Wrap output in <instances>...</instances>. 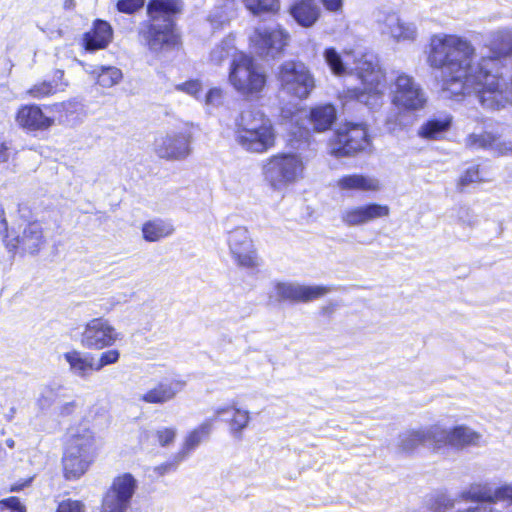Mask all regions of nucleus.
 I'll return each mask as SVG.
<instances>
[{
  "mask_svg": "<svg viewBox=\"0 0 512 512\" xmlns=\"http://www.w3.org/2000/svg\"><path fill=\"white\" fill-rule=\"evenodd\" d=\"M323 57L334 75L356 73L361 79L363 89H347L344 92L346 101L356 100L370 109L381 106L385 92L384 74L375 55L361 50L345 51L340 54L335 48L330 47L324 50Z\"/></svg>",
  "mask_w": 512,
  "mask_h": 512,
  "instance_id": "nucleus-1",
  "label": "nucleus"
},
{
  "mask_svg": "<svg viewBox=\"0 0 512 512\" xmlns=\"http://www.w3.org/2000/svg\"><path fill=\"white\" fill-rule=\"evenodd\" d=\"M181 0H149L148 20L140 24L138 35L140 42L151 52L159 53L176 44L173 17L181 13Z\"/></svg>",
  "mask_w": 512,
  "mask_h": 512,
  "instance_id": "nucleus-2",
  "label": "nucleus"
},
{
  "mask_svg": "<svg viewBox=\"0 0 512 512\" xmlns=\"http://www.w3.org/2000/svg\"><path fill=\"white\" fill-rule=\"evenodd\" d=\"M234 139L242 150L264 154L275 147L276 130L264 112L257 108H248L235 121Z\"/></svg>",
  "mask_w": 512,
  "mask_h": 512,
  "instance_id": "nucleus-3",
  "label": "nucleus"
},
{
  "mask_svg": "<svg viewBox=\"0 0 512 512\" xmlns=\"http://www.w3.org/2000/svg\"><path fill=\"white\" fill-rule=\"evenodd\" d=\"M97 451V439L90 427L80 424L69 428L62 456L65 479H80L95 461Z\"/></svg>",
  "mask_w": 512,
  "mask_h": 512,
  "instance_id": "nucleus-4",
  "label": "nucleus"
},
{
  "mask_svg": "<svg viewBox=\"0 0 512 512\" xmlns=\"http://www.w3.org/2000/svg\"><path fill=\"white\" fill-rule=\"evenodd\" d=\"M305 163L300 154L278 153L262 163L265 182L275 191L286 189L304 177Z\"/></svg>",
  "mask_w": 512,
  "mask_h": 512,
  "instance_id": "nucleus-5",
  "label": "nucleus"
},
{
  "mask_svg": "<svg viewBox=\"0 0 512 512\" xmlns=\"http://www.w3.org/2000/svg\"><path fill=\"white\" fill-rule=\"evenodd\" d=\"M228 81L239 94L258 96L266 86L267 74L252 56L244 53L231 62Z\"/></svg>",
  "mask_w": 512,
  "mask_h": 512,
  "instance_id": "nucleus-6",
  "label": "nucleus"
},
{
  "mask_svg": "<svg viewBox=\"0 0 512 512\" xmlns=\"http://www.w3.org/2000/svg\"><path fill=\"white\" fill-rule=\"evenodd\" d=\"M464 496L470 501L484 503L459 512H512V482L495 487L487 483L473 484Z\"/></svg>",
  "mask_w": 512,
  "mask_h": 512,
  "instance_id": "nucleus-7",
  "label": "nucleus"
},
{
  "mask_svg": "<svg viewBox=\"0 0 512 512\" xmlns=\"http://www.w3.org/2000/svg\"><path fill=\"white\" fill-rule=\"evenodd\" d=\"M280 90L298 99H306L315 88V78L306 64L288 60L277 69Z\"/></svg>",
  "mask_w": 512,
  "mask_h": 512,
  "instance_id": "nucleus-8",
  "label": "nucleus"
},
{
  "mask_svg": "<svg viewBox=\"0 0 512 512\" xmlns=\"http://www.w3.org/2000/svg\"><path fill=\"white\" fill-rule=\"evenodd\" d=\"M391 102L395 108L417 112L426 107L428 96L411 75L400 72L391 84Z\"/></svg>",
  "mask_w": 512,
  "mask_h": 512,
  "instance_id": "nucleus-9",
  "label": "nucleus"
},
{
  "mask_svg": "<svg viewBox=\"0 0 512 512\" xmlns=\"http://www.w3.org/2000/svg\"><path fill=\"white\" fill-rule=\"evenodd\" d=\"M138 481L130 473L116 476L102 497L100 512H128Z\"/></svg>",
  "mask_w": 512,
  "mask_h": 512,
  "instance_id": "nucleus-10",
  "label": "nucleus"
},
{
  "mask_svg": "<svg viewBox=\"0 0 512 512\" xmlns=\"http://www.w3.org/2000/svg\"><path fill=\"white\" fill-rule=\"evenodd\" d=\"M289 35L278 25L260 24L249 36L251 50L262 58L279 56L287 45Z\"/></svg>",
  "mask_w": 512,
  "mask_h": 512,
  "instance_id": "nucleus-11",
  "label": "nucleus"
},
{
  "mask_svg": "<svg viewBox=\"0 0 512 512\" xmlns=\"http://www.w3.org/2000/svg\"><path fill=\"white\" fill-rule=\"evenodd\" d=\"M370 144L364 124L347 122L336 131L331 142V153L336 157L348 156L368 149Z\"/></svg>",
  "mask_w": 512,
  "mask_h": 512,
  "instance_id": "nucleus-12",
  "label": "nucleus"
},
{
  "mask_svg": "<svg viewBox=\"0 0 512 512\" xmlns=\"http://www.w3.org/2000/svg\"><path fill=\"white\" fill-rule=\"evenodd\" d=\"M121 333L104 318H93L86 322L80 335V344L88 350H103L121 340Z\"/></svg>",
  "mask_w": 512,
  "mask_h": 512,
  "instance_id": "nucleus-13",
  "label": "nucleus"
},
{
  "mask_svg": "<svg viewBox=\"0 0 512 512\" xmlns=\"http://www.w3.org/2000/svg\"><path fill=\"white\" fill-rule=\"evenodd\" d=\"M374 23L377 30L389 36L397 43L414 42L418 37V30L414 23L402 20L398 14L388 9H377L374 14Z\"/></svg>",
  "mask_w": 512,
  "mask_h": 512,
  "instance_id": "nucleus-14",
  "label": "nucleus"
},
{
  "mask_svg": "<svg viewBox=\"0 0 512 512\" xmlns=\"http://www.w3.org/2000/svg\"><path fill=\"white\" fill-rule=\"evenodd\" d=\"M192 132L188 124L159 136L154 143L156 154L163 159L181 160L191 152Z\"/></svg>",
  "mask_w": 512,
  "mask_h": 512,
  "instance_id": "nucleus-15",
  "label": "nucleus"
},
{
  "mask_svg": "<svg viewBox=\"0 0 512 512\" xmlns=\"http://www.w3.org/2000/svg\"><path fill=\"white\" fill-rule=\"evenodd\" d=\"M4 242L11 253L36 254L44 244L43 229L39 222H29L17 233L4 231Z\"/></svg>",
  "mask_w": 512,
  "mask_h": 512,
  "instance_id": "nucleus-16",
  "label": "nucleus"
},
{
  "mask_svg": "<svg viewBox=\"0 0 512 512\" xmlns=\"http://www.w3.org/2000/svg\"><path fill=\"white\" fill-rule=\"evenodd\" d=\"M332 288L323 285H303L297 282H275L270 298L277 302H309L331 292Z\"/></svg>",
  "mask_w": 512,
  "mask_h": 512,
  "instance_id": "nucleus-17",
  "label": "nucleus"
},
{
  "mask_svg": "<svg viewBox=\"0 0 512 512\" xmlns=\"http://www.w3.org/2000/svg\"><path fill=\"white\" fill-rule=\"evenodd\" d=\"M227 243L230 254L239 267L253 269L259 265L253 241L246 227L239 226L231 230Z\"/></svg>",
  "mask_w": 512,
  "mask_h": 512,
  "instance_id": "nucleus-18",
  "label": "nucleus"
},
{
  "mask_svg": "<svg viewBox=\"0 0 512 512\" xmlns=\"http://www.w3.org/2000/svg\"><path fill=\"white\" fill-rule=\"evenodd\" d=\"M389 215L390 207L388 205L371 202L342 209L340 220L347 227H358L387 218Z\"/></svg>",
  "mask_w": 512,
  "mask_h": 512,
  "instance_id": "nucleus-19",
  "label": "nucleus"
},
{
  "mask_svg": "<svg viewBox=\"0 0 512 512\" xmlns=\"http://www.w3.org/2000/svg\"><path fill=\"white\" fill-rule=\"evenodd\" d=\"M436 436V449L440 451L446 446L463 448L469 445H476L481 436L467 426H456L453 429H445L440 425H434Z\"/></svg>",
  "mask_w": 512,
  "mask_h": 512,
  "instance_id": "nucleus-20",
  "label": "nucleus"
},
{
  "mask_svg": "<svg viewBox=\"0 0 512 512\" xmlns=\"http://www.w3.org/2000/svg\"><path fill=\"white\" fill-rule=\"evenodd\" d=\"M15 123L28 132L45 131L52 127L55 120L47 116L36 104L21 105L14 117Z\"/></svg>",
  "mask_w": 512,
  "mask_h": 512,
  "instance_id": "nucleus-21",
  "label": "nucleus"
},
{
  "mask_svg": "<svg viewBox=\"0 0 512 512\" xmlns=\"http://www.w3.org/2000/svg\"><path fill=\"white\" fill-rule=\"evenodd\" d=\"M180 379H164L140 395L139 399L147 404L163 405L172 401L185 387Z\"/></svg>",
  "mask_w": 512,
  "mask_h": 512,
  "instance_id": "nucleus-22",
  "label": "nucleus"
},
{
  "mask_svg": "<svg viewBox=\"0 0 512 512\" xmlns=\"http://www.w3.org/2000/svg\"><path fill=\"white\" fill-rule=\"evenodd\" d=\"M421 445H428L437 451L434 425L417 430H406L398 436L397 447L401 452L411 453Z\"/></svg>",
  "mask_w": 512,
  "mask_h": 512,
  "instance_id": "nucleus-23",
  "label": "nucleus"
},
{
  "mask_svg": "<svg viewBox=\"0 0 512 512\" xmlns=\"http://www.w3.org/2000/svg\"><path fill=\"white\" fill-rule=\"evenodd\" d=\"M336 186L341 191L347 192H378L381 189L379 179L368 174H347L336 181Z\"/></svg>",
  "mask_w": 512,
  "mask_h": 512,
  "instance_id": "nucleus-24",
  "label": "nucleus"
},
{
  "mask_svg": "<svg viewBox=\"0 0 512 512\" xmlns=\"http://www.w3.org/2000/svg\"><path fill=\"white\" fill-rule=\"evenodd\" d=\"M213 422V418L206 419L185 435L181 449L178 452L179 461L187 458L191 452L209 438L213 430Z\"/></svg>",
  "mask_w": 512,
  "mask_h": 512,
  "instance_id": "nucleus-25",
  "label": "nucleus"
},
{
  "mask_svg": "<svg viewBox=\"0 0 512 512\" xmlns=\"http://www.w3.org/2000/svg\"><path fill=\"white\" fill-rule=\"evenodd\" d=\"M113 36L112 28L106 21L97 20L91 31L84 35L85 49L90 52L104 49L111 42Z\"/></svg>",
  "mask_w": 512,
  "mask_h": 512,
  "instance_id": "nucleus-26",
  "label": "nucleus"
},
{
  "mask_svg": "<svg viewBox=\"0 0 512 512\" xmlns=\"http://www.w3.org/2000/svg\"><path fill=\"white\" fill-rule=\"evenodd\" d=\"M290 14L299 25L311 27L320 17L321 9L315 0H295Z\"/></svg>",
  "mask_w": 512,
  "mask_h": 512,
  "instance_id": "nucleus-27",
  "label": "nucleus"
},
{
  "mask_svg": "<svg viewBox=\"0 0 512 512\" xmlns=\"http://www.w3.org/2000/svg\"><path fill=\"white\" fill-rule=\"evenodd\" d=\"M64 359L69 364L70 372L82 379H87L95 371V359L89 353L72 350L64 353Z\"/></svg>",
  "mask_w": 512,
  "mask_h": 512,
  "instance_id": "nucleus-28",
  "label": "nucleus"
},
{
  "mask_svg": "<svg viewBox=\"0 0 512 512\" xmlns=\"http://www.w3.org/2000/svg\"><path fill=\"white\" fill-rule=\"evenodd\" d=\"M490 51L494 54L492 57L500 59L512 55V29L500 28L491 31L488 35V44Z\"/></svg>",
  "mask_w": 512,
  "mask_h": 512,
  "instance_id": "nucleus-29",
  "label": "nucleus"
},
{
  "mask_svg": "<svg viewBox=\"0 0 512 512\" xmlns=\"http://www.w3.org/2000/svg\"><path fill=\"white\" fill-rule=\"evenodd\" d=\"M451 123L450 115L433 117L420 126L418 135L424 139L437 140L449 130Z\"/></svg>",
  "mask_w": 512,
  "mask_h": 512,
  "instance_id": "nucleus-30",
  "label": "nucleus"
},
{
  "mask_svg": "<svg viewBox=\"0 0 512 512\" xmlns=\"http://www.w3.org/2000/svg\"><path fill=\"white\" fill-rule=\"evenodd\" d=\"M173 224L161 218H155L142 225L143 238L148 242H156L169 237L174 232Z\"/></svg>",
  "mask_w": 512,
  "mask_h": 512,
  "instance_id": "nucleus-31",
  "label": "nucleus"
},
{
  "mask_svg": "<svg viewBox=\"0 0 512 512\" xmlns=\"http://www.w3.org/2000/svg\"><path fill=\"white\" fill-rule=\"evenodd\" d=\"M86 72L103 88H111L123 78L122 71L115 66H97L86 69Z\"/></svg>",
  "mask_w": 512,
  "mask_h": 512,
  "instance_id": "nucleus-32",
  "label": "nucleus"
},
{
  "mask_svg": "<svg viewBox=\"0 0 512 512\" xmlns=\"http://www.w3.org/2000/svg\"><path fill=\"white\" fill-rule=\"evenodd\" d=\"M232 416L227 420L229 433L236 439H241L243 431L251 422V412L238 406L236 401L231 402Z\"/></svg>",
  "mask_w": 512,
  "mask_h": 512,
  "instance_id": "nucleus-33",
  "label": "nucleus"
},
{
  "mask_svg": "<svg viewBox=\"0 0 512 512\" xmlns=\"http://www.w3.org/2000/svg\"><path fill=\"white\" fill-rule=\"evenodd\" d=\"M239 54H244V52L237 49L235 45V37L229 35L211 50L209 60L214 65H221L229 58L232 62Z\"/></svg>",
  "mask_w": 512,
  "mask_h": 512,
  "instance_id": "nucleus-34",
  "label": "nucleus"
},
{
  "mask_svg": "<svg viewBox=\"0 0 512 512\" xmlns=\"http://www.w3.org/2000/svg\"><path fill=\"white\" fill-rule=\"evenodd\" d=\"M336 119V109L331 104L319 105L311 109L310 121L315 130H328Z\"/></svg>",
  "mask_w": 512,
  "mask_h": 512,
  "instance_id": "nucleus-35",
  "label": "nucleus"
},
{
  "mask_svg": "<svg viewBox=\"0 0 512 512\" xmlns=\"http://www.w3.org/2000/svg\"><path fill=\"white\" fill-rule=\"evenodd\" d=\"M242 4L254 16L274 14L280 8V0H242Z\"/></svg>",
  "mask_w": 512,
  "mask_h": 512,
  "instance_id": "nucleus-36",
  "label": "nucleus"
},
{
  "mask_svg": "<svg viewBox=\"0 0 512 512\" xmlns=\"http://www.w3.org/2000/svg\"><path fill=\"white\" fill-rule=\"evenodd\" d=\"M177 436V429L175 427H160L155 431H144L141 436L143 438L152 437L161 447H167L174 443Z\"/></svg>",
  "mask_w": 512,
  "mask_h": 512,
  "instance_id": "nucleus-37",
  "label": "nucleus"
},
{
  "mask_svg": "<svg viewBox=\"0 0 512 512\" xmlns=\"http://www.w3.org/2000/svg\"><path fill=\"white\" fill-rule=\"evenodd\" d=\"M61 91V85L50 81H42L34 84L26 91V96L34 99L49 97Z\"/></svg>",
  "mask_w": 512,
  "mask_h": 512,
  "instance_id": "nucleus-38",
  "label": "nucleus"
},
{
  "mask_svg": "<svg viewBox=\"0 0 512 512\" xmlns=\"http://www.w3.org/2000/svg\"><path fill=\"white\" fill-rule=\"evenodd\" d=\"M466 146L474 149H496L498 148V139L487 132L470 134L466 138Z\"/></svg>",
  "mask_w": 512,
  "mask_h": 512,
  "instance_id": "nucleus-39",
  "label": "nucleus"
},
{
  "mask_svg": "<svg viewBox=\"0 0 512 512\" xmlns=\"http://www.w3.org/2000/svg\"><path fill=\"white\" fill-rule=\"evenodd\" d=\"M58 397V389L51 387V386H45L43 387L36 399V406L38 410L42 413L48 411L53 404L55 403L56 399Z\"/></svg>",
  "mask_w": 512,
  "mask_h": 512,
  "instance_id": "nucleus-40",
  "label": "nucleus"
},
{
  "mask_svg": "<svg viewBox=\"0 0 512 512\" xmlns=\"http://www.w3.org/2000/svg\"><path fill=\"white\" fill-rule=\"evenodd\" d=\"M390 111L385 119V126L389 132H395L404 128V110L398 109Z\"/></svg>",
  "mask_w": 512,
  "mask_h": 512,
  "instance_id": "nucleus-41",
  "label": "nucleus"
},
{
  "mask_svg": "<svg viewBox=\"0 0 512 512\" xmlns=\"http://www.w3.org/2000/svg\"><path fill=\"white\" fill-rule=\"evenodd\" d=\"M120 359V352L117 349H110L102 352L95 361V371L102 370L105 366L115 364Z\"/></svg>",
  "mask_w": 512,
  "mask_h": 512,
  "instance_id": "nucleus-42",
  "label": "nucleus"
},
{
  "mask_svg": "<svg viewBox=\"0 0 512 512\" xmlns=\"http://www.w3.org/2000/svg\"><path fill=\"white\" fill-rule=\"evenodd\" d=\"M485 179L481 176L479 168L477 166H472L468 168L464 174L460 177L458 185L461 188L466 187L472 183L482 182Z\"/></svg>",
  "mask_w": 512,
  "mask_h": 512,
  "instance_id": "nucleus-43",
  "label": "nucleus"
},
{
  "mask_svg": "<svg viewBox=\"0 0 512 512\" xmlns=\"http://www.w3.org/2000/svg\"><path fill=\"white\" fill-rule=\"evenodd\" d=\"M10 510L11 512H27L26 506L20 501L18 497H8L0 500V512L4 510Z\"/></svg>",
  "mask_w": 512,
  "mask_h": 512,
  "instance_id": "nucleus-44",
  "label": "nucleus"
},
{
  "mask_svg": "<svg viewBox=\"0 0 512 512\" xmlns=\"http://www.w3.org/2000/svg\"><path fill=\"white\" fill-rule=\"evenodd\" d=\"M176 89L198 99L202 91V84L199 80H189L177 85Z\"/></svg>",
  "mask_w": 512,
  "mask_h": 512,
  "instance_id": "nucleus-45",
  "label": "nucleus"
},
{
  "mask_svg": "<svg viewBox=\"0 0 512 512\" xmlns=\"http://www.w3.org/2000/svg\"><path fill=\"white\" fill-rule=\"evenodd\" d=\"M80 406V402L75 399L60 403L57 406V415L62 418L72 416L80 408Z\"/></svg>",
  "mask_w": 512,
  "mask_h": 512,
  "instance_id": "nucleus-46",
  "label": "nucleus"
},
{
  "mask_svg": "<svg viewBox=\"0 0 512 512\" xmlns=\"http://www.w3.org/2000/svg\"><path fill=\"white\" fill-rule=\"evenodd\" d=\"M224 99V93L221 88H211L205 95V105L211 107H219L222 105Z\"/></svg>",
  "mask_w": 512,
  "mask_h": 512,
  "instance_id": "nucleus-47",
  "label": "nucleus"
},
{
  "mask_svg": "<svg viewBox=\"0 0 512 512\" xmlns=\"http://www.w3.org/2000/svg\"><path fill=\"white\" fill-rule=\"evenodd\" d=\"M145 0H119L117 9L122 13L132 14L143 7Z\"/></svg>",
  "mask_w": 512,
  "mask_h": 512,
  "instance_id": "nucleus-48",
  "label": "nucleus"
},
{
  "mask_svg": "<svg viewBox=\"0 0 512 512\" xmlns=\"http://www.w3.org/2000/svg\"><path fill=\"white\" fill-rule=\"evenodd\" d=\"M56 512H84V505L81 501L68 499L59 504Z\"/></svg>",
  "mask_w": 512,
  "mask_h": 512,
  "instance_id": "nucleus-49",
  "label": "nucleus"
},
{
  "mask_svg": "<svg viewBox=\"0 0 512 512\" xmlns=\"http://www.w3.org/2000/svg\"><path fill=\"white\" fill-rule=\"evenodd\" d=\"M15 154L16 152H13L10 142L0 141V165L7 163L10 157Z\"/></svg>",
  "mask_w": 512,
  "mask_h": 512,
  "instance_id": "nucleus-50",
  "label": "nucleus"
},
{
  "mask_svg": "<svg viewBox=\"0 0 512 512\" xmlns=\"http://www.w3.org/2000/svg\"><path fill=\"white\" fill-rule=\"evenodd\" d=\"M181 461H179V458H178V454L175 456V461L173 462H166V463H163V464H160L158 466H156L154 468V471L158 474V475H164L166 473H169L171 471H174L177 467V465L180 463Z\"/></svg>",
  "mask_w": 512,
  "mask_h": 512,
  "instance_id": "nucleus-51",
  "label": "nucleus"
},
{
  "mask_svg": "<svg viewBox=\"0 0 512 512\" xmlns=\"http://www.w3.org/2000/svg\"><path fill=\"white\" fill-rule=\"evenodd\" d=\"M324 8L332 13H340L343 8V0H320Z\"/></svg>",
  "mask_w": 512,
  "mask_h": 512,
  "instance_id": "nucleus-52",
  "label": "nucleus"
},
{
  "mask_svg": "<svg viewBox=\"0 0 512 512\" xmlns=\"http://www.w3.org/2000/svg\"><path fill=\"white\" fill-rule=\"evenodd\" d=\"M32 481H33V477H30V478H27L24 480H19L10 486L9 492H20L23 489H25L26 487L30 486Z\"/></svg>",
  "mask_w": 512,
  "mask_h": 512,
  "instance_id": "nucleus-53",
  "label": "nucleus"
},
{
  "mask_svg": "<svg viewBox=\"0 0 512 512\" xmlns=\"http://www.w3.org/2000/svg\"><path fill=\"white\" fill-rule=\"evenodd\" d=\"M50 82L61 85V91H64L68 86V82L64 79V71L59 69L54 72L53 79Z\"/></svg>",
  "mask_w": 512,
  "mask_h": 512,
  "instance_id": "nucleus-54",
  "label": "nucleus"
},
{
  "mask_svg": "<svg viewBox=\"0 0 512 512\" xmlns=\"http://www.w3.org/2000/svg\"><path fill=\"white\" fill-rule=\"evenodd\" d=\"M76 105H77V103H76V102H74V101H68V102H63V103H60V104H55V105H54V108H55L57 111H60V110H66V111H69L70 109L74 108Z\"/></svg>",
  "mask_w": 512,
  "mask_h": 512,
  "instance_id": "nucleus-55",
  "label": "nucleus"
},
{
  "mask_svg": "<svg viewBox=\"0 0 512 512\" xmlns=\"http://www.w3.org/2000/svg\"><path fill=\"white\" fill-rule=\"evenodd\" d=\"M231 412L232 413V410H231V403L229 405H224V406H218L215 408L214 410V413H215V416L216 417H219L223 414H226V413H229Z\"/></svg>",
  "mask_w": 512,
  "mask_h": 512,
  "instance_id": "nucleus-56",
  "label": "nucleus"
},
{
  "mask_svg": "<svg viewBox=\"0 0 512 512\" xmlns=\"http://www.w3.org/2000/svg\"><path fill=\"white\" fill-rule=\"evenodd\" d=\"M7 231V220L3 208L0 206V232Z\"/></svg>",
  "mask_w": 512,
  "mask_h": 512,
  "instance_id": "nucleus-57",
  "label": "nucleus"
},
{
  "mask_svg": "<svg viewBox=\"0 0 512 512\" xmlns=\"http://www.w3.org/2000/svg\"><path fill=\"white\" fill-rule=\"evenodd\" d=\"M16 414V408L15 407H11L9 412L5 414V419L6 421L10 422L13 420L14 416Z\"/></svg>",
  "mask_w": 512,
  "mask_h": 512,
  "instance_id": "nucleus-58",
  "label": "nucleus"
},
{
  "mask_svg": "<svg viewBox=\"0 0 512 512\" xmlns=\"http://www.w3.org/2000/svg\"><path fill=\"white\" fill-rule=\"evenodd\" d=\"M209 21L211 22V24H212V26H213L214 28L219 27V26L223 23V21H217V20L215 19V17H214V16H212V15H210V16H209Z\"/></svg>",
  "mask_w": 512,
  "mask_h": 512,
  "instance_id": "nucleus-59",
  "label": "nucleus"
},
{
  "mask_svg": "<svg viewBox=\"0 0 512 512\" xmlns=\"http://www.w3.org/2000/svg\"><path fill=\"white\" fill-rule=\"evenodd\" d=\"M74 7V0H65L64 8L71 9Z\"/></svg>",
  "mask_w": 512,
  "mask_h": 512,
  "instance_id": "nucleus-60",
  "label": "nucleus"
},
{
  "mask_svg": "<svg viewBox=\"0 0 512 512\" xmlns=\"http://www.w3.org/2000/svg\"><path fill=\"white\" fill-rule=\"evenodd\" d=\"M5 443L10 449H13L15 447V441L11 438L7 439Z\"/></svg>",
  "mask_w": 512,
  "mask_h": 512,
  "instance_id": "nucleus-61",
  "label": "nucleus"
}]
</instances>
